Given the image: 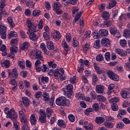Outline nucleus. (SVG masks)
I'll list each match as a JSON object with an SVG mask.
<instances>
[{
    "instance_id": "obj_15",
    "label": "nucleus",
    "mask_w": 130,
    "mask_h": 130,
    "mask_svg": "<svg viewBox=\"0 0 130 130\" xmlns=\"http://www.w3.org/2000/svg\"><path fill=\"white\" fill-rule=\"evenodd\" d=\"M117 118L118 119H121L124 115L126 114V111L125 110L120 109L118 111Z\"/></svg>"
},
{
    "instance_id": "obj_1",
    "label": "nucleus",
    "mask_w": 130,
    "mask_h": 130,
    "mask_svg": "<svg viewBox=\"0 0 130 130\" xmlns=\"http://www.w3.org/2000/svg\"><path fill=\"white\" fill-rule=\"evenodd\" d=\"M26 25L29 28L28 33H30L29 36V39L32 41H36L38 37L34 32L38 31V29H37V24L32 23L31 20H30V18H28L26 20Z\"/></svg>"
},
{
    "instance_id": "obj_36",
    "label": "nucleus",
    "mask_w": 130,
    "mask_h": 130,
    "mask_svg": "<svg viewBox=\"0 0 130 130\" xmlns=\"http://www.w3.org/2000/svg\"><path fill=\"white\" fill-rule=\"evenodd\" d=\"M104 125L108 128H112L113 127V123L106 121L104 122Z\"/></svg>"
},
{
    "instance_id": "obj_53",
    "label": "nucleus",
    "mask_w": 130,
    "mask_h": 130,
    "mask_svg": "<svg viewBox=\"0 0 130 130\" xmlns=\"http://www.w3.org/2000/svg\"><path fill=\"white\" fill-rule=\"evenodd\" d=\"M119 43L122 47H125L126 46L127 42L125 40H120Z\"/></svg>"
},
{
    "instance_id": "obj_40",
    "label": "nucleus",
    "mask_w": 130,
    "mask_h": 130,
    "mask_svg": "<svg viewBox=\"0 0 130 130\" xmlns=\"http://www.w3.org/2000/svg\"><path fill=\"white\" fill-rule=\"evenodd\" d=\"M97 100L99 102H105L106 101V98L102 95H99L97 96Z\"/></svg>"
},
{
    "instance_id": "obj_45",
    "label": "nucleus",
    "mask_w": 130,
    "mask_h": 130,
    "mask_svg": "<svg viewBox=\"0 0 130 130\" xmlns=\"http://www.w3.org/2000/svg\"><path fill=\"white\" fill-rule=\"evenodd\" d=\"M41 14V11L39 10H35L32 12V15L34 17H38Z\"/></svg>"
},
{
    "instance_id": "obj_5",
    "label": "nucleus",
    "mask_w": 130,
    "mask_h": 130,
    "mask_svg": "<svg viewBox=\"0 0 130 130\" xmlns=\"http://www.w3.org/2000/svg\"><path fill=\"white\" fill-rule=\"evenodd\" d=\"M92 35H93V37L94 39H98V38H101V37L108 36V30L106 29H100L99 31L94 30V31L92 32Z\"/></svg>"
},
{
    "instance_id": "obj_25",
    "label": "nucleus",
    "mask_w": 130,
    "mask_h": 130,
    "mask_svg": "<svg viewBox=\"0 0 130 130\" xmlns=\"http://www.w3.org/2000/svg\"><path fill=\"white\" fill-rule=\"evenodd\" d=\"M10 64H11V62L9 60H6L5 61H1V66L3 68H6V69H8L9 67H10Z\"/></svg>"
},
{
    "instance_id": "obj_55",
    "label": "nucleus",
    "mask_w": 130,
    "mask_h": 130,
    "mask_svg": "<svg viewBox=\"0 0 130 130\" xmlns=\"http://www.w3.org/2000/svg\"><path fill=\"white\" fill-rule=\"evenodd\" d=\"M49 71V68L47 64H43V73H47Z\"/></svg>"
},
{
    "instance_id": "obj_57",
    "label": "nucleus",
    "mask_w": 130,
    "mask_h": 130,
    "mask_svg": "<svg viewBox=\"0 0 130 130\" xmlns=\"http://www.w3.org/2000/svg\"><path fill=\"white\" fill-rule=\"evenodd\" d=\"M13 47H10V51L11 52H13L16 53L18 52V47L17 46H12Z\"/></svg>"
},
{
    "instance_id": "obj_43",
    "label": "nucleus",
    "mask_w": 130,
    "mask_h": 130,
    "mask_svg": "<svg viewBox=\"0 0 130 130\" xmlns=\"http://www.w3.org/2000/svg\"><path fill=\"white\" fill-rule=\"evenodd\" d=\"M68 119L70 122H75V120H76V117L73 114H70L68 115Z\"/></svg>"
},
{
    "instance_id": "obj_27",
    "label": "nucleus",
    "mask_w": 130,
    "mask_h": 130,
    "mask_svg": "<svg viewBox=\"0 0 130 130\" xmlns=\"http://www.w3.org/2000/svg\"><path fill=\"white\" fill-rule=\"evenodd\" d=\"M101 17L105 20H108L110 17V14L107 11H104L101 15Z\"/></svg>"
},
{
    "instance_id": "obj_2",
    "label": "nucleus",
    "mask_w": 130,
    "mask_h": 130,
    "mask_svg": "<svg viewBox=\"0 0 130 130\" xmlns=\"http://www.w3.org/2000/svg\"><path fill=\"white\" fill-rule=\"evenodd\" d=\"M4 113L7 115L6 118H9L11 120H15L18 118V113L14 109L10 110V108L8 107H6L4 109Z\"/></svg>"
},
{
    "instance_id": "obj_56",
    "label": "nucleus",
    "mask_w": 130,
    "mask_h": 130,
    "mask_svg": "<svg viewBox=\"0 0 130 130\" xmlns=\"http://www.w3.org/2000/svg\"><path fill=\"white\" fill-rule=\"evenodd\" d=\"M103 59H104V58L103 57V55L101 54L98 55L96 57V60L97 61H102Z\"/></svg>"
},
{
    "instance_id": "obj_38",
    "label": "nucleus",
    "mask_w": 130,
    "mask_h": 130,
    "mask_svg": "<svg viewBox=\"0 0 130 130\" xmlns=\"http://www.w3.org/2000/svg\"><path fill=\"white\" fill-rule=\"evenodd\" d=\"M111 2L109 4V9H112V8H114L116 6L117 4L116 3V0H110Z\"/></svg>"
},
{
    "instance_id": "obj_31",
    "label": "nucleus",
    "mask_w": 130,
    "mask_h": 130,
    "mask_svg": "<svg viewBox=\"0 0 130 130\" xmlns=\"http://www.w3.org/2000/svg\"><path fill=\"white\" fill-rule=\"evenodd\" d=\"M13 121V127L15 130H20V128L21 127H20V125L19 124V122H17L16 120H17V119H15V120H12Z\"/></svg>"
},
{
    "instance_id": "obj_17",
    "label": "nucleus",
    "mask_w": 130,
    "mask_h": 130,
    "mask_svg": "<svg viewBox=\"0 0 130 130\" xmlns=\"http://www.w3.org/2000/svg\"><path fill=\"white\" fill-rule=\"evenodd\" d=\"M40 47L41 49H42L44 55H48V54H49V51H48L47 49H46V46H45V44H44V43L41 44Z\"/></svg>"
},
{
    "instance_id": "obj_21",
    "label": "nucleus",
    "mask_w": 130,
    "mask_h": 130,
    "mask_svg": "<svg viewBox=\"0 0 130 130\" xmlns=\"http://www.w3.org/2000/svg\"><path fill=\"white\" fill-rule=\"evenodd\" d=\"M42 52L41 51H37L35 54L36 59H40V60H44V58L42 55Z\"/></svg>"
},
{
    "instance_id": "obj_42",
    "label": "nucleus",
    "mask_w": 130,
    "mask_h": 130,
    "mask_svg": "<svg viewBox=\"0 0 130 130\" xmlns=\"http://www.w3.org/2000/svg\"><path fill=\"white\" fill-rule=\"evenodd\" d=\"M112 24V22L111 20H109L108 19L105 20V21L104 22L103 26L104 27H109Z\"/></svg>"
},
{
    "instance_id": "obj_23",
    "label": "nucleus",
    "mask_w": 130,
    "mask_h": 130,
    "mask_svg": "<svg viewBox=\"0 0 130 130\" xmlns=\"http://www.w3.org/2000/svg\"><path fill=\"white\" fill-rule=\"evenodd\" d=\"M62 47H63L64 51H69L70 50V47L66 42V40H63L62 41Z\"/></svg>"
},
{
    "instance_id": "obj_59",
    "label": "nucleus",
    "mask_w": 130,
    "mask_h": 130,
    "mask_svg": "<svg viewBox=\"0 0 130 130\" xmlns=\"http://www.w3.org/2000/svg\"><path fill=\"white\" fill-rule=\"evenodd\" d=\"M79 12V8L77 7H73L72 8V15H76Z\"/></svg>"
},
{
    "instance_id": "obj_51",
    "label": "nucleus",
    "mask_w": 130,
    "mask_h": 130,
    "mask_svg": "<svg viewBox=\"0 0 130 130\" xmlns=\"http://www.w3.org/2000/svg\"><path fill=\"white\" fill-rule=\"evenodd\" d=\"M110 32L112 35H115L117 33V29L116 27H111L110 29Z\"/></svg>"
},
{
    "instance_id": "obj_64",
    "label": "nucleus",
    "mask_w": 130,
    "mask_h": 130,
    "mask_svg": "<svg viewBox=\"0 0 130 130\" xmlns=\"http://www.w3.org/2000/svg\"><path fill=\"white\" fill-rule=\"evenodd\" d=\"M84 128L86 130H93V126L90 124L88 125L84 126Z\"/></svg>"
},
{
    "instance_id": "obj_50",
    "label": "nucleus",
    "mask_w": 130,
    "mask_h": 130,
    "mask_svg": "<svg viewBox=\"0 0 130 130\" xmlns=\"http://www.w3.org/2000/svg\"><path fill=\"white\" fill-rule=\"evenodd\" d=\"M61 38V35H60V33L58 31H56L55 35L54 36V38L56 39V40H59L60 38Z\"/></svg>"
},
{
    "instance_id": "obj_26",
    "label": "nucleus",
    "mask_w": 130,
    "mask_h": 130,
    "mask_svg": "<svg viewBox=\"0 0 130 130\" xmlns=\"http://www.w3.org/2000/svg\"><path fill=\"white\" fill-rule=\"evenodd\" d=\"M91 79L92 81V85L95 86L98 81V76H97V74L93 73V74L91 75Z\"/></svg>"
},
{
    "instance_id": "obj_18",
    "label": "nucleus",
    "mask_w": 130,
    "mask_h": 130,
    "mask_svg": "<svg viewBox=\"0 0 130 130\" xmlns=\"http://www.w3.org/2000/svg\"><path fill=\"white\" fill-rule=\"evenodd\" d=\"M30 47V43L29 42H24L22 46L21 47V50H23L24 51H26L28 50V48Z\"/></svg>"
},
{
    "instance_id": "obj_54",
    "label": "nucleus",
    "mask_w": 130,
    "mask_h": 130,
    "mask_svg": "<svg viewBox=\"0 0 130 130\" xmlns=\"http://www.w3.org/2000/svg\"><path fill=\"white\" fill-rule=\"evenodd\" d=\"M111 108L113 111H117L118 110V105L116 104H112Z\"/></svg>"
},
{
    "instance_id": "obj_14",
    "label": "nucleus",
    "mask_w": 130,
    "mask_h": 130,
    "mask_svg": "<svg viewBox=\"0 0 130 130\" xmlns=\"http://www.w3.org/2000/svg\"><path fill=\"white\" fill-rule=\"evenodd\" d=\"M116 53L119 54V55H120L121 56H126V55H127V52L122 49H116Z\"/></svg>"
},
{
    "instance_id": "obj_33",
    "label": "nucleus",
    "mask_w": 130,
    "mask_h": 130,
    "mask_svg": "<svg viewBox=\"0 0 130 130\" xmlns=\"http://www.w3.org/2000/svg\"><path fill=\"white\" fill-rule=\"evenodd\" d=\"M76 98L78 100H84L85 99V95L83 93L81 94L80 92H77L75 95Z\"/></svg>"
},
{
    "instance_id": "obj_39",
    "label": "nucleus",
    "mask_w": 130,
    "mask_h": 130,
    "mask_svg": "<svg viewBox=\"0 0 130 130\" xmlns=\"http://www.w3.org/2000/svg\"><path fill=\"white\" fill-rule=\"evenodd\" d=\"M61 5L59 2H54L53 4V9L54 10H56L58 8H61Z\"/></svg>"
},
{
    "instance_id": "obj_29",
    "label": "nucleus",
    "mask_w": 130,
    "mask_h": 130,
    "mask_svg": "<svg viewBox=\"0 0 130 130\" xmlns=\"http://www.w3.org/2000/svg\"><path fill=\"white\" fill-rule=\"evenodd\" d=\"M47 47L49 50H53L54 49V45H53V42L48 41L47 42Z\"/></svg>"
},
{
    "instance_id": "obj_32",
    "label": "nucleus",
    "mask_w": 130,
    "mask_h": 130,
    "mask_svg": "<svg viewBox=\"0 0 130 130\" xmlns=\"http://www.w3.org/2000/svg\"><path fill=\"white\" fill-rule=\"evenodd\" d=\"M57 125L59 127H66L67 126V125L66 124V122L64 121L63 120H58L57 121Z\"/></svg>"
},
{
    "instance_id": "obj_41",
    "label": "nucleus",
    "mask_w": 130,
    "mask_h": 130,
    "mask_svg": "<svg viewBox=\"0 0 130 130\" xmlns=\"http://www.w3.org/2000/svg\"><path fill=\"white\" fill-rule=\"evenodd\" d=\"M17 32L15 31H11L8 35V39H11L12 37H17Z\"/></svg>"
},
{
    "instance_id": "obj_6",
    "label": "nucleus",
    "mask_w": 130,
    "mask_h": 130,
    "mask_svg": "<svg viewBox=\"0 0 130 130\" xmlns=\"http://www.w3.org/2000/svg\"><path fill=\"white\" fill-rule=\"evenodd\" d=\"M39 113L40 116H39V122H40L42 124L43 123H47V117L46 116V113L45 112V110L41 109L39 110Z\"/></svg>"
},
{
    "instance_id": "obj_12",
    "label": "nucleus",
    "mask_w": 130,
    "mask_h": 130,
    "mask_svg": "<svg viewBox=\"0 0 130 130\" xmlns=\"http://www.w3.org/2000/svg\"><path fill=\"white\" fill-rule=\"evenodd\" d=\"M93 68L96 73H97V74H98L99 75H101L102 74H103V73H104V71H103L102 69H100L98 64L95 62L93 63Z\"/></svg>"
},
{
    "instance_id": "obj_28",
    "label": "nucleus",
    "mask_w": 130,
    "mask_h": 130,
    "mask_svg": "<svg viewBox=\"0 0 130 130\" xmlns=\"http://www.w3.org/2000/svg\"><path fill=\"white\" fill-rule=\"evenodd\" d=\"M7 22L9 24V25H10L11 28H14V27H15V23L14 22V21H13V17H9L7 18Z\"/></svg>"
},
{
    "instance_id": "obj_4",
    "label": "nucleus",
    "mask_w": 130,
    "mask_h": 130,
    "mask_svg": "<svg viewBox=\"0 0 130 130\" xmlns=\"http://www.w3.org/2000/svg\"><path fill=\"white\" fill-rule=\"evenodd\" d=\"M74 89V86L72 84H68L64 88L62 89V91L64 96L70 98H72L73 96V90Z\"/></svg>"
},
{
    "instance_id": "obj_62",
    "label": "nucleus",
    "mask_w": 130,
    "mask_h": 130,
    "mask_svg": "<svg viewBox=\"0 0 130 130\" xmlns=\"http://www.w3.org/2000/svg\"><path fill=\"white\" fill-rule=\"evenodd\" d=\"M48 80H49V78H48V77L44 76H42L41 79V81L42 83H48Z\"/></svg>"
},
{
    "instance_id": "obj_35",
    "label": "nucleus",
    "mask_w": 130,
    "mask_h": 130,
    "mask_svg": "<svg viewBox=\"0 0 130 130\" xmlns=\"http://www.w3.org/2000/svg\"><path fill=\"white\" fill-rule=\"evenodd\" d=\"M83 14V11H80L79 12L76 14V15L74 19V22L76 23V22L79 21L80 18H81V16Z\"/></svg>"
},
{
    "instance_id": "obj_30",
    "label": "nucleus",
    "mask_w": 130,
    "mask_h": 130,
    "mask_svg": "<svg viewBox=\"0 0 130 130\" xmlns=\"http://www.w3.org/2000/svg\"><path fill=\"white\" fill-rule=\"evenodd\" d=\"M30 121L31 125H35V124H36L37 120L36 119V117H35V115L31 114L30 118Z\"/></svg>"
},
{
    "instance_id": "obj_58",
    "label": "nucleus",
    "mask_w": 130,
    "mask_h": 130,
    "mask_svg": "<svg viewBox=\"0 0 130 130\" xmlns=\"http://www.w3.org/2000/svg\"><path fill=\"white\" fill-rule=\"evenodd\" d=\"M93 110L97 112L99 110V104L98 103H95L92 105Z\"/></svg>"
},
{
    "instance_id": "obj_47",
    "label": "nucleus",
    "mask_w": 130,
    "mask_h": 130,
    "mask_svg": "<svg viewBox=\"0 0 130 130\" xmlns=\"http://www.w3.org/2000/svg\"><path fill=\"white\" fill-rule=\"evenodd\" d=\"M93 47L96 49L100 48V40H97L94 42Z\"/></svg>"
},
{
    "instance_id": "obj_11",
    "label": "nucleus",
    "mask_w": 130,
    "mask_h": 130,
    "mask_svg": "<svg viewBox=\"0 0 130 130\" xmlns=\"http://www.w3.org/2000/svg\"><path fill=\"white\" fill-rule=\"evenodd\" d=\"M7 72L9 74V77H10V78H13V79L18 78V70L16 69H13L12 72H11V70L10 69Z\"/></svg>"
},
{
    "instance_id": "obj_52",
    "label": "nucleus",
    "mask_w": 130,
    "mask_h": 130,
    "mask_svg": "<svg viewBox=\"0 0 130 130\" xmlns=\"http://www.w3.org/2000/svg\"><path fill=\"white\" fill-rule=\"evenodd\" d=\"M18 65L19 66L20 69H22V70H24V69H25V62L24 61H19Z\"/></svg>"
},
{
    "instance_id": "obj_46",
    "label": "nucleus",
    "mask_w": 130,
    "mask_h": 130,
    "mask_svg": "<svg viewBox=\"0 0 130 130\" xmlns=\"http://www.w3.org/2000/svg\"><path fill=\"white\" fill-rule=\"evenodd\" d=\"M123 35L125 38H128L130 37V30L129 29H125L124 30Z\"/></svg>"
},
{
    "instance_id": "obj_19",
    "label": "nucleus",
    "mask_w": 130,
    "mask_h": 130,
    "mask_svg": "<svg viewBox=\"0 0 130 130\" xmlns=\"http://www.w3.org/2000/svg\"><path fill=\"white\" fill-rule=\"evenodd\" d=\"M95 121L97 124H102L105 121V119L103 117L98 116L95 118Z\"/></svg>"
},
{
    "instance_id": "obj_24",
    "label": "nucleus",
    "mask_w": 130,
    "mask_h": 130,
    "mask_svg": "<svg viewBox=\"0 0 130 130\" xmlns=\"http://www.w3.org/2000/svg\"><path fill=\"white\" fill-rule=\"evenodd\" d=\"M121 96L124 99H126V98H130V93L127 91L124 90V91H121Z\"/></svg>"
},
{
    "instance_id": "obj_16",
    "label": "nucleus",
    "mask_w": 130,
    "mask_h": 130,
    "mask_svg": "<svg viewBox=\"0 0 130 130\" xmlns=\"http://www.w3.org/2000/svg\"><path fill=\"white\" fill-rule=\"evenodd\" d=\"M95 91L98 94H102L104 91V86L98 85L95 87Z\"/></svg>"
},
{
    "instance_id": "obj_10",
    "label": "nucleus",
    "mask_w": 130,
    "mask_h": 130,
    "mask_svg": "<svg viewBox=\"0 0 130 130\" xmlns=\"http://www.w3.org/2000/svg\"><path fill=\"white\" fill-rule=\"evenodd\" d=\"M101 43L104 47H110V45L111 44L110 40L107 38L102 39Z\"/></svg>"
},
{
    "instance_id": "obj_9",
    "label": "nucleus",
    "mask_w": 130,
    "mask_h": 130,
    "mask_svg": "<svg viewBox=\"0 0 130 130\" xmlns=\"http://www.w3.org/2000/svg\"><path fill=\"white\" fill-rule=\"evenodd\" d=\"M0 36L2 39L7 38V27L5 26H0Z\"/></svg>"
},
{
    "instance_id": "obj_44",
    "label": "nucleus",
    "mask_w": 130,
    "mask_h": 130,
    "mask_svg": "<svg viewBox=\"0 0 130 130\" xmlns=\"http://www.w3.org/2000/svg\"><path fill=\"white\" fill-rule=\"evenodd\" d=\"M90 49V44L87 43L83 46V52L86 53Z\"/></svg>"
},
{
    "instance_id": "obj_61",
    "label": "nucleus",
    "mask_w": 130,
    "mask_h": 130,
    "mask_svg": "<svg viewBox=\"0 0 130 130\" xmlns=\"http://www.w3.org/2000/svg\"><path fill=\"white\" fill-rule=\"evenodd\" d=\"M105 7L106 5L105 4H102L101 5L99 6V9L101 13H102V12H103V10H105Z\"/></svg>"
},
{
    "instance_id": "obj_49",
    "label": "nucleus",
    "mask_w": 130,
    "mask_h": 130,
    "mask_svg": "<svg viewBox=\"0 0 130 130\" xmlns=\"http://www.w3.org/2000/svg\"><path fill=\"white\" fill-rule=\"evenodd\" d=\"M54 62L52 61H49L48 62V65L49 68H52V69H56V67H57V64L56 63H53Z\"/></svg>"
},
{
    "instance_id": "obj_22",
    "label": "nucleus",
    "mask_w": 130,
    "mask_h": 130,
    "mask_svg": "<svg viewBox=\"0 0 130 130\" xmlns=\"http://www.w3.org/2000/svg\"><path fill=\"white\" fill-rule=\"evenodd\" d=\"M43 101H45V103H49L50 101V98H49V94L47 92L44 93L43 94Z\"/></svg>"
},
{
    "instance_id": "obj_63",
    "label": "nucleus",
    "mask_w": 130,
    "mask_h": 130,
    "mask_svg": "<svg viewBox=\"0 0 130 130\" xmlns=\"http://www.w3.org/2000/svg\"><path fill=\"white\" fill-rule=\"evenodd\" d=\"M17 43H18V39H13L11 41V45L12 46H15L17 45Z\"/></svg>"
},
{
    "instance_id": "obj_48",
    "label": "nucleus",
    "mask_w": 130,
    "mask_h": 130,
    "mask_svg": "<svg viewBox=\"0 0 130 130\" xmlns=\"http://www.w3.org/2000/svg\"><path fill=\"white\" fill-rule=\"evenodd\" d=\"M2 44H3V41L0 40V50L2 52L6 51V49H7V46H6L5 45Z\"/></svg>"
},
{
    "instance_id": "obj_37",
    "label": "nucleus",
    "mask_w": 130,
    "mask_h": 130,
    "mask_svg": "<svg viewBox=\"0 0 130 130\" xmlns=\"http://www.w3.org/2000/svg\"><path fill=\"white\" fill-rule=\"evenodd\" d=\"M108 95H110V94H111L112 90H113V89H114V88H115V85L114 84H109V85L108 86Z\"/></svg>"
},
{
    "instance_id": "obj_34",
    "label": "nucleus",
    "mask_w": 130,
    "mask_h": 130,
    "mask_svg": "<svg viewBox=\"0 0 130 130\" xmlns=\"http://www.w3.org/2000/svg\"><path fill=\"white\" fill-rule=\"evenodd\" d=\"M72 46L73 47L76 48L78 47L79 43L78 41V39L76 37H74L73 39Z\"/></svg>"
},
{
    "instance_id": "obj_60",
    "label": "nucleus",
    "mask_w": 130,
    "mask_h": 130,
    "mask_svg": "<svg viewBox=\"0 0 130 130\" xmlns=\"http://www.w3.org/2000/svg\"><path fill=\"white\" fill-rule=\"evenodd\" d=\"M67 42H71L72 40L71 35L70 33H67L66 36Z\"/></svg>"
},
{
    "instance_id": "obj_8",
    "label": "nucleus",
    "mask_w": 130,
    "mask_h": 130,
    "mask_svg": "<svg viewBox=\"0 0 130 130\" xmlns=\"http://www.w3.org/2000/svg\"><path fill=\"white\" fill-rule=\"evenodd\" d=\"M107 75L109 77V78H110V79H111V80H112L113 81H117L119 80V77H118V76L115 74L114 72L111 70L108 71Z\"/></svg>"
},
{
    "instance_id": "obj_7",
    "label": "nucleus",
    "mask_w": 130,
    "mask_h": 130,
    "mask_svg": "<svg viewBox=\"0 0 130 130\" xmlns=\"http://www.w3.org/2000/svg\"><path fill=\"white\" fill-rule=\"evenodd\" d=\"M52 74L54 75V79L55 80H58L59 79V76L61 74H64V70L62 68L60 69H55L52 71Z\"/></svg>"
},
{
    "instance_id": "obj_3",
    "label": "nucleus",
    "mask_w": 130,
    "mask_h": 130,
    "mask_svg": "<svg viewBox=\"0 0 130 130\" xmlns=\"http://www.w3.org/2000/svg\"><path fill=\"white\" fill-rule=\"evenodd\" d=\"M55 103L58 106H66L70 105L71 102L70 100L67 99L66 97L61 96L56 99Z\"/></svg>"
},
{
    "instance_id": "obj_20",
    "label": "nucleus",
    "mask_w": 130,
    "mask_h": 130,
    "mask_svg": "<svg viewBox=\"0 0 130 130\" xmlns=\"http://www.w3.org/2000/svg\"><path fill=\"white\" fill-rule=\"evenodd\" d=\"M24 3H25L26 6L29 8H33L35 5V3H34V2H33L32 0H25Z\"/></svg>"
},
{
    "instance_id": "obj_13",
    "label": "nucleus",
    "mask_w": 130,
    "mask_h": 130,
    "mask_svg": "<svg viewBox=\"0 0 130 130\" xmlns=\"http://www.w3.org/2000/svg\"><path fill=\"white\" fill-rule=\"evenodd\" d=\"M21 103L23 104L25 107H28L29 105H30V101H29V98H28V97L23 96L22 98Z\"/></svg>"
}]
</instances>
